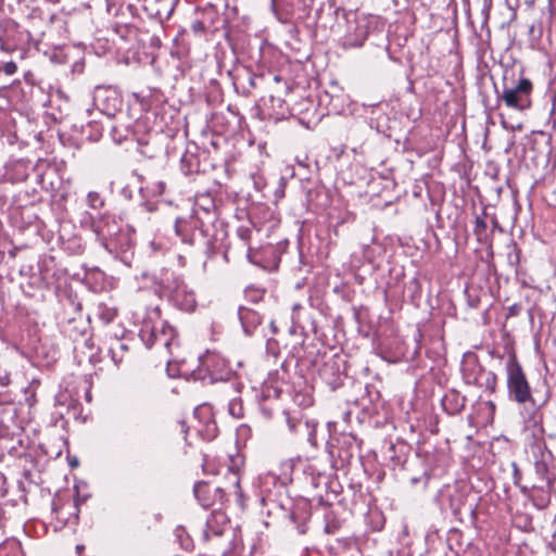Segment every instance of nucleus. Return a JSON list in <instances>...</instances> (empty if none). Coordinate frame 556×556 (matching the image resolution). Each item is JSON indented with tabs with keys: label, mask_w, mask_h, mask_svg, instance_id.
Segmentation results:
<instances>
[{
	"label": "nucleus",
	"mask_w": 556,
	"mask_h": 556,
	"mask_svg": "<svg viewBox=\"0 0 556 556\" xmlns=\"http://www.w3.org/2000/svg\"><path fill=\"white\" fill-rule=\"evenodd\" d=\"M139 337L148 349L161 352L167 363L176 358L177 351L180 349L177 329L160 317L156 320H144Z\"/></svg>",
	"instance_id": "f257e3e1"
},
{
	"label": "nucleus",
	"mask_w": 556,
	"mask_h": 556,
	"mask_svg": "<svg viewBox=\"0 0 556 556\" xmlns=\"http://www.w3.org/2000/svg\"><path fill=\"white\" fill-rule=\"evenodd\" d=\"M505 368L508 399L519 405L531 403L534 406L530 383L515 354L509 355Z\"/></svg>",
	"instance_id": "f03ea898"
},
{
	"label": "nucleus",
	"mask_w": 556,
	"mask_h": 556,
	"mask_svg": "<svg viewBox=\"0 0 556 556\" xmlns=\"http://www.w3.org/2000/svg\"><path fill=\"white\" fill-rule=\"evenodd\" d=\"M175 231L185 243L190 245L202 244L207 256L215 253L214 242L210 238L208 229L205 228L203 219L198 214L190 216L188 219L178 218L175 223Z\"/></svg>",
	"instance_id": "7ed1b4c3"
},
{
	"label": "nucleus",
	"mask_w": 556,
	"mask_h": 556,
	"mask_svg": "<svg viewBox=\"0 0 556 556\" xmlns=\"http://www.w3.org/2000/svg\"><path fill=\"white\" fill-rule=\"evenodd\" d=\"M91 229L110 252L129 245L128 236L122 233L121 226L114 216L103 215L91 223Z\"/></svg>",
	"instance_id": "20e7f679"
},
{
	"label": "nucleus",
	"mask_w": 556,
	"mask_h": 556,
	"mask_svg": "<svg viewBox=\"0 0 556 556\" xmlns=\"http://www.w3.org/2000/svg\"><path fill=\"white\" fill-rule=\"evenodd\" d=\"M532 81L525 77L518 79V81L511 86L504 84L502 93L497 94V106L504 103L508 109L525 112L532 105Z\"/></svg>",
	"instance_id": "39448f33"
},
{
	"label": "nucleus",
	"mask_w": 556,
	"mask_h": 556,
	"mask_svg": "<svg viewBox=\"0 0 556 556\" xmlns=\"http://www.w3.org/2000/svg\"><path fill=\"white\" fill-rule=\"evenodd\" d=\"M93 103L101 113L113 117L121 111L123 99L116 89L98 86L93 92Z\"/></svg>",
	"instance_id": "423d86ee"
},
{
	"label": "nucleus",
	"mask_w": 556,
	"mask_h": 556,
	"mask_svg": "<svg viewBox=\"0 0 556 556\" xmlns=\"http://www.w3.org/2000/svg\"><path fill=\"white\" fill-rule=\"evenodd\" d=\"M464 378L466 383L485 389L491 393H494L496 390L497 376L479 363L469 364L464 369Z\"/></svg>",
	"instance_id": "0eeeda50"
},
{
	"label": "nucleus",
	"mask_w": 556,
	"mask_h": 556,
	"mask_svg": "<svg viewBox=\"0 0 556 556\" xmlns=\"http://www.w3.org/2000/svg\"><path fill=\"white\" fill-rule=\"evenodd\" d=\"M201 369L199 376L202 377V369L205 370L212 379H223L230 368L229 361L217 352L206 351L199 357Z\"/></svg>",
	"instance_id": "6e6552de"
},
{
	"label": "nucleus",
	"mask_w": 556,
	"mask_h": 556,
	"mask_svg": "<svg viewBox=\"0 0 556 556\" xmlns=\"http://www.w3.org/2000/svg\"><path fill=\"white\" fill-rule=\"evenodd\" d=\"M174 286L168 287L174 304L185 312H191L197 306L194 292L179 278L174 279Z\"/></svg>",
	"instance_id": "1a4fd4ad"
},
{
	"label": "nucleus",
	"mask_w": 556,
	"mask_h": 556,
	"mask_svg": "<svg viewBox=\"0 0 556 556\" xmlns=\"http://www.w3.org/2000/svg\"><path fill=\"white\" fill-rule=\"evenodd\" d=\"M193 493L198 502L204 508L213 506L216 503V501H218L220 504H223L226 501L225 489L216 486L212 493L211 485L203 481L197 482L194 484Z\"/></svg>",
	"instance_id": "9d476101"
},
{
	"label": "nucleus",
	"mask_w": 556,
	"mask_h": 556,
	"mask_svg": "<svg viewBox=\"0 0 556 556\" xmlns=\"http://www.w3.org/2000/svg\"><path fill=\"white\" fill-rule=\"evenodd\" d=\"M520 491L522 494L529 495L532 498L535 507L544 509L549 505L552 493L556 490L555 483H551L549 485H547V483H536L531 488L526 485L520 486Z\"/></svg>",
	"instance_id": "9b49d317"
},
{
	"label": "nucleus",
	"mask_w": 556,
	"mask_h": 556,
	"mask_svg": "<svg viewBox=\"0 0 556 556\" xmlns=\"http://www.w3.org/2000/svg\"><path fill=\"white\" fill-rule=\"evenodd\" d=\"M368 37V23L365 18H355L354 25L349 27L343 37L344 48H359Z\"/></svg>",
	"instance_id": "f8f14e48"
},
{
	"label": "nucleus",
	"mask_w": 556,
	"mask_h": 556,
	"mask_svg": "<svg viewBox=\"0 0 556 556\" xmlns=\"http://www.w3.org/2000/svg\"><path fill=\"white\" fill-rule=\"evenodd\" d=\"M289 430L292 434L304 435L311 443L315 442V426H311L308 420H303L299 415L289 412L283 413Z\"/></svg>",
	"instance_id": "ddd939ff"
},
{
	"label": "nucleus",
	"mask_w": 556,
	"mask_h": 556,
	"mask_svg": "<svg viewBox=\"0 0 556 556\" xmlns=\"http://www.w3.org/2000/svg\"><path fill=\"white\" fill-rule=\"evenodd\" d=\"M227 528L228 520L226 515L223 511L214 510L206 519L203 538L205 541H208L213 536H222Z\"/></svg>",
	"instance_id": "4468645a"
},
{
	"label": "nucleus",
	"mask_w": 556,
	"mask_h": 556,
	"mask_svg": "<svg viewBox=\"0 0 556 556\" xmlns=\"http://www.w3.org/2000/svg\"><path fill=\"white\" fill-rule=\"evenodd\" d=\"M551 455L541 454L540 457H535L534 460V473L539 480V483H551L556 482V475L551 470Z\"/></svg>",
	"instance_id": "2eb2a0df"
},
{
	"label": "nucleus",
	"mask_w": 556,
	"mask_h": 556,
	"mask_svg": "<svg viewBox=\"0 0 556 556\" xmlns=\"http://www.w3.org/2000/svg\"><path fill=\"white\" fill-rule=\"evenodd\" d=\"M105 344H108V352L116 366L126 361L130 348L125 340L110 337L106 339Z\"/></svg>",
	"instance_id": "dca6fc26"
},
{
	"label": "nucleus",
	"mask_w": 556,
	"mask_h": 556,
	"mask_svg": "<svg viewBox=\"0 0 556 556\" xmlns=\"http://www.w3.org/2000/svg\"><path fill=\"white\" fill-rule=\"evenodd\" d=\"M321 379L332 389L336 390L342 384L340 368L337 361L326 362L319 369Z\"/></svg>",
	"instance_id": "f3484780"
},
{
	"label": "nucleus",
	"mask_w": 556,
	"mask_h": 556,
	"mask_svg": "<svg viewBox=\"0 0 556 556\" xmlns=\"http://www.w3.org/2000/svg\"><path fill=\"white\" fill-rule=\"evenodd\" d=\"M238 315L243 330L248 336H251L262 323V316L260 313L247 306H240Z\"/></svg>",
	"instance_id": "a211bd4d"
},
{
	"label": "nucleus",
	"mask_w": 556,
	"mask_h": 556,
	"mask_svg": "<svg viewBox=\"0 0 556 556\" xmlns=\"http://www.w3.org/2000/svg\"><path fill=\"white\" fill-rule=\"evenodd\" d=\"M442 407L448 415L460 413L466 405V397L456 390H450L442 397Z\"/></svg>",
	"instance_id": "6ab92c4d"
},
{
	"label": "nucleus",
	"mask_w": 556,
	"mask_h": 556,
	"mask_svg": "<svg viewBox=\"0 0 556 556\" xmlns=\"http://www.w3.org/2000/svg\"><path fill=\"white\" fill-rule=\"evenodd\" d=\"M96 315L104 324H109L116 317L117 311L115 307H111L105 303H99L97 305Z\"/></svg>",
	"instance_id": "aec40b11"
},
{
	"label": "nucleus",
	"mask_w": 556,
	"mask_h": 556,
	"mask_svg": "<svg viewBox=\"0 0 556 556\" xmlns=\"http://www.w3.org/2000/svg\"><path fill=\"white\" fill-rule=\"evenodd\" d=\"M175 536L182 549H185V551L193 549L192 539L189 536V534L187 533V531L184 527L179 526L175 529Z\"/></svg>",
	"instance_id": "412c9836"
},
{
	"label": "nucleus",
	"mask_w": 556,
	"mask_h": 556,
	"mask_svg": "<svg viewBox=\"0 0 556 556\" xmlns=\"http://www.w3.org/2000/svg\"><path fill=\"white\" fill-rule=\"evenodd\" d=\"M218 434V428L214 420H210L203 429L200 430V435L207 441L215 439Z\"/></svg>",
	"instance_id": "4be33fe9"
},
{
	"label": "nucleus",
	"mask_w": 556,
	"mask_h": 556,
	"mask_svg": "<svg viewBox=\"0 0 556 556\" xmlns=\"http://www.w3.org/2000/svg\"><path fill=\"white\" fill-rule=\"evenodd\" d=\"M228 412L235 418H242L244 413L241 400L235 399L230 401L228 405Z\"/></svg>",
	"instance_id": "5701e85b"
},
{
	"label": "nucleus",
	"mask_w": 556,
	"mask_h": 556,
	"mask_svg": "<svg viewBox=\"0 0 556 556\" xmlns=\"http://www.w3.org/2000/svg\"><path fill=\"white\" fill-rule=\"evenodd\" d=\"M486 222L483 216H476L473 233L481 240V237L485 233Z\"/></svg>",
	"instance_id": "b1692460"
},
{
	"label": "nucleus",
	"mask_w": 556,
	"mask_h": 556,
	"mask_svg": "<svg viewBox=\"0 0 556 556\" xmlns=\"http://www.w3.org/2000/svg\"><path fill=\"white\" fill-rule=\"evenodd\" d=\"M245 298L253 303L260 302L264 296V291L255 288H247L244 291Z\"/></svg>",
	"instance_id": "393cba45"
},
{
	"label": "nucleus",
	"mask_w": 556,
	"mask_h": 556,
	"mask_svg": "<svg viewBox=\"0 0 556 556\" xmlns=\"http://www.w3.org/2000/svg\"><path fill=\"white\" fill-rule=\"evenodd\" d=\"M520 262V249L516 243L513 244L511 251L508 253V263L513 267H517Z\"/></svg>",
	"instance_id": "a878e982"
},
{
	"label": "nucleus",
	"mask_w": 556,
	"mask_h": 556,
	"mask_svg": "<svg viewBox=\"0 0 556 556\" xmlns=\"http://www.w3.org/2000/svg\"><path fill=\"white\" fill-rule=\"evenodd\" d=\"M17 71V65L13 61L0 63V72H3L5 75H13Z\"/></svg>",
	"instance_id": "bb28decb"
},
{
	"label": "nucleus",
	"mask_w": 556,
	"mask_h": 556,
	"mask_svg": "<svg viewBox=\"0 0 556 556\" xmlns=\"http://www.w3.org/2000/svg\"><path fill=\"white\" fill-rule=\"evenodd\" d=\"M251 233H252V230L251 228L249 227H245V226H240L238 227L237 229V236L238 238L243 241L245 244L249 243L250 239H251Z\"/></svg>",
	"instance_id": "cd10ccee"
},
{
	"label": "nucleus",
	"mask_w": 556,
	"mask_h": 556,
	"mask_svg": "<svg viewBox=\"0 0 556 556\" xmlns=\"http://www.w3.org/2000/svg\"><path fill=\"white\" fill-rule=\"evenodd\" d=\"M88 202L91 207L97 208L103 205V200L100 198V195L97 192H89L88 193Z\"/></svg>",
	"instance_id": "c85d7f7f"
},
{
	"label": "nucleus",
	"mask_w": 556,
	"mask_h": 556,
	"mask_svg": "<svg viewBox=\"0 0 556 556\" xmlns=\"http://www.w3.org/2000/svg\"><path fill=\"white\" fill-rule=\"evenodd\" d=\"M261 78L262 77H257L253 74H248V87L244 88V91H243L245 96H249L251 93V90L256 88L257 80Z\"/></svg>",
	"instance_id": "c756f323"
},
{
	"label": "nucleus",
	"mask_w": 556,
	"mask_h": 556,
	"mask_svg": "<svg viewBox=\"0 0 556 556\" xmlns=\"http://www.w3.org/2000/svg\"><path fill=\"white\" fill-rule=\"evenodd\" d=\"M428 481H429V475L426 471L421 476L413 477L409 480L412 485H416L418 483H421L424 489L427 488Z\"/></svg>",
	"instance_id": "7c9ffc66"
},
{
	"label": "nucleus",
	"mask_w": 556,
	"mask_h": 556,
	"mask_svg": "<svg viewBox=\"0 0 556 556\" xmlns=\"http://www.w3.org/2000/svg\"><path fill=\"white\" fill-rule=\"evenodd\" d=\"M192 159H193V155H189V156L188 155H184L181 157V162H180L181 163V170L186 175L192 173V168L190 166V163H191Z\"/></svg>",
	"instance_id": "2f4dec72"
},
{
	"label": "nucleus",
	"mask_w": 556,
	"mask_h": 556,
	"mask_svg": "<svg viewBox=\"0 0 556 556\" xmlns=\"http://www.w3.org/2000/svg\"><path fill=\"white\" fill-rule=\"evenodd\" d=\"M230 477L232 479V489H233L235 494L238 497H241L242 493H241V489H240V479L238 477V473L237 472H230Z\"/></svg>",
	"instance_id": "473e14b6"
},
{
	"label": "nucleus",
	"mask_w": 556,
	"mask_h": 556,
	"mask_svg": "<svg viewBox=\"0 0 556 556\" xmlns=\"http://www.w3.org/2000/svg\"><path fill=\"white\" fill-rule=\"evenodd\" d=\"M522 311V305L520 303H514L507 308V318L518 316Z\"/></svg>",
	"instance_id": "72a5a7b5"
},
{
	"label": "nucleus",
	"mask_w": 556,
	"mask_h": 556,
	"mask_svg": "<svg viewBox=\"0 0 556 556\" xmlns=\"http://www.w3.org/2000/svg\"><path fill=\"white\" fill-rule=\"evenodd\" d=\"M500 117H501V125L503 126L504 129L506 130H520L522 128V125L521 124H517V125H514L511 123H509L503 114H500Z\"/></svg>",
	"instance_id": "f704fd0d"
},
{
	"label": "nucleus",
	"mask_w": 556,
	"mask_h": 556,
	"mask_svg": "<svg viewBox=\"0 0 556 556\" xmlns=\"http://www.w3.org/2000/svg\"><path fill=\"white\" fill-rule=\"evenodd\" d=\"M111 136L116 143H122L126 139V135L122 134L116 126H112Z\"/></svg>",
	"instance_id": "c9c22d12"
},
{
	"label": "nucleus",
	"mask_w": 556,
	"mask_h": 556,
	"mask_svg": "<svg viewBox=\"0 0 556 556\" xmlns=\"http://www.w3.org/2000/svg\"><path fill=\"white\" fill-rule=\"evenodd\" d=\"M511 468H513L514 483L516 485H518L521 480V471H520L517 463H515V462L511 463Z\"/></svg>",
	"instance_id": "e433bc0d"
},
{
	"label": "nucleus",
	"mask_w": 556,
	"mask_h": 556,
	"mask_svg": "<svg viewBox=\"0 0 556 556\" xmlns=\"http://www.w3.org/2000/svg\"><path fill=\"white\" fill-rule=\"evenodd\" d=\"M191 29L195 33H203L205 30L204 23L200 20H195L191 23Z\"/></svg>",
	"instance_id": "4c0bfd02"
},
{
	"label": "nucleus",
	"mask_w": 556,
	"mask_h": 556,
	"mask_svg": "<svg viewBox=\"0 0 556 556\" xmlns=\"http://www.w3.org/2000/svg\"><path fill=\"white\" fill-rule=\"evenodd\" d=\"M0 50L1 51H4V52H8V53H11L14 51L13 48H10L5 45V42L3 41V39L0 37Z\"/></svg>",
	"instance_id": "58836bf2"
},
{
	"label": "nucleus",
	"mask_w": 556,
	"mask_h": 556,
	"mask_svg": "<svg viewBox=\"0 0 556 556\" xmlns=\"http://www.w3.org/2000/svg\"><path fill=\"white\" fill-rule=\"evenodd\" d=\"M522 1L529 8H531L534 4V2H535V0H522ZM520 2H521V0H516L515 1V8H519L520 7Z\"/></svg>",
	"instance_id": "ea45409f"
},
{
	"label": "nucleus",
	"mask_w": 556,
	"mask_h": 556,
	"mask_svg": "<svg viewBox=\"0 0 556 556\" xmlns=\"http://www.w3.org/2000/svg\"><path fill=\"white\" fill-rule=\"evenodd\" d=\"M84 551H85V545L78 544L76 546V553H77L78 556H81Z\"/></svg>",
	"instance_id": "a19ab883"
},
{
	"label": "nucleus",
	"mask_w": 556,
	"mask_h": 556,
	"mask_svg": "<svg viewBox=\"0 0 556 556\" xmlns=\"http://www.w3.org/2000/svg\"><path fill=\"white\" fill-rule=\"evenodd\" d=\"M528 318H529V321H530L531 324H533L534 315H533V309H532V308H530V309L528 311Z\"/></svg>",
	"instance_id": "79ce46f5"
},
{
	"label": "nucleus",
	"mask_w": 556,
	"mask_h": 556,
	"mask_svg": "<svg viewBox=\"0 0 556 556\" xmlns=\"http://www.w3.org/2000/svg\"><path fill=\"white\" fill-rule=\"evenodd\" d=\"M488 405H489V407H490L492 410H494V409H495V404H494L492 401H489V402H488Z\"/></svg>",
	"instance_id": "37998d69"
},
{
	"label": "nucleus",
	"mask_w": 556,
	"mask_h": 556,
	"mask_svg": "<svg viewBox=\"0 0 556 556\" xmlns=\"http://www.w3.org/2000/svg\"><path fill=\"white\" fill-rule=\"evenodd\" d=\"M255 187H256L257 190H261L263 185L261 182H258V181H255Z\"/></svg>",
	"instance_id": "c03bdc74"
},
{
	"label": "nucleus",
	"mask_w": 556,
	"mask_h": 556,
	"mask_svg": "<svg viewBox=\"0 0 556 556\" xmlns=\"http://www.w3.org/2000/svg\"><path fill=\"white\" fill-rule=\"evenodd\" d=\"M469 304H470V306H472V307H476V306H477V303L475 302V300H471V301L469 302Z\"/></svg>",
	"instance_id": "a18cd8bd"
},
{
	"label": "nucleus",
	"mask_w": 556,
	"mask_h": 556,
	"mask_svg": "<svg viewBox=\"0 0 556 556\" xmlns=\"http://www.w3.org/2000/svg\"><path fill=\"white\" fill-rule=\"evenodd\" d=\"M546 404V401H543L541 404H539V407H542Z\"/></svg>",
	"instance_id": "49530a36"
},
{
	"label": "nucleus",
	"mask_w": 556,
	"mask_h": 556,
	"mask_svg": "<svg viewBox=\"0 0 556 556\" xmlns=\"http://www.w3.org/2000/svg\"><path fill=\"white\" fill-rule=\"evenodd\" d=\"M546 404V401H543L541 404H539V407H542Z\"/></svg>",
	"instance_id": "de8ad7c7"
},
{
	"label": "nucleus",
	"mask_w": 556,
	"mask_h": 556,
	"mask_svg": "<svg viewBox=\"0 0 556 556\" xmlns=\"http://www.w3.org/2000/svg\"><path fill=\"white\" fill-rule=\"evenodd\" d=\"M546 404V401H543L541 404H539V407H542Z\"/></svg>",
	"instance_id": "09e8293b"
},
{
	"label": "nucleus",
	"mask_w": 556,
	"mask_h": 556,
	"mask_svg": "<svg viewBox=\"0 0 556 556\" xmlns=\"http://www.w3.org/2000/svg\"><path fill=\"white\" fill-rule=\"evenodd\" d=\"M546 404V401H543L541 404H539V407H542Z\"/></svg>",
	"instance_id": "8fccbe9b"
},
{
	"label": "nucleus",
	"mask_w": 556,
	"mask_h": 556,
	"mask_svg": "<svg viewBox=\"0 0 556 556\" xmlns=\"http://www.w3.org/2000/svg\"><path fill=\"white\" fill-rule=\"evenodd\" d=\"M76 309H78V311L80 309V304L79 303L76 304Z\"/></svg>",
	"instance_id": "3c124183"
}]
</instances>
